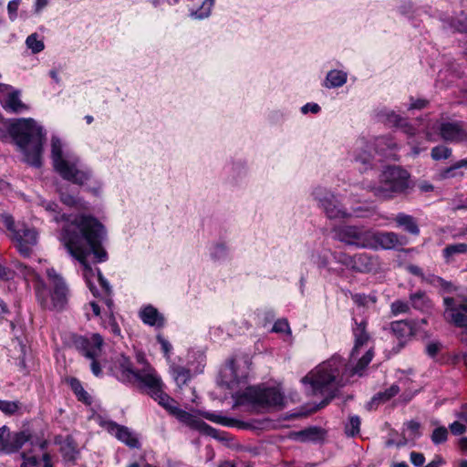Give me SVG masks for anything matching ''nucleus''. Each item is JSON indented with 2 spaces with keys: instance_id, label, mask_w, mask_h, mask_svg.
I'll return each instance as SVG.
<instances>
[{
  "instance_id": "1",
  "label": "nucleus",
  "mask_w": 467,
  "mask_h": 467,
  "mask_svg": "<svg viewBox=\"0 0 467 467\" xmlns=\"http://www.w3.org/2000/svg\"><path fill=\"white\" fill-rule=\"evenodd\" d=\"M354 321L355 343L350 354V362L357 361V364L350 367L340 356H333L316 367L301 380L305 385L309 384L313 394L327 393L328 399L322 402V407L334 398L337 388L348 383L354 375L361 376L373 358L372 347H368L370 337L367 332V322L361 320L358 323L356 319Z\"/></svg>"
},
{
  "instance_id": "2",
  "label": "nucleus",
  "mask_w": 467,
  "mask_h": 467,
  "mask_svg": "<svg viewBox=\"0 0 467 467\" xmlns=\"http://www.w3.org/2000/svg\"><path fill=\"white\" fill-rule=\"evenodd\" d=\"M106 237V230L96 218L87 215H78L67 221L63 226L60 241L68 254L77 259L83 266V275L95 296L98 291L94 281H98L107 296L111 290L109 282L103 277L99 268L93 269L88 263V256L94 255L97 263L108 260V253L102 246Z\"/></svg>"
},
{
  "instance_id": "3",
  "label": "nucleus",
  "mask_w": 467,
  "mask_h": 467,
  "mask_svg": "<svg viewBox=\"0 0 467 467\" xmlns=\"http://www.w3.org/2000/svg\"><path fill=\"white\" fill-rule=\"evenodd\" d=\"M109 369L112 375L120 382L129 384L138 382L147 389V392L154 400L158 401L161 407L182 423L201 433L213 435V428L201 418L179 408L177 401L164 392L161 377L150 364L144 363L141 368L135 369L130 359L119 354L112 358Z\"/></svg>"
},
{
  "instance_id": "4",
  "label": "nucleus",
  "mask_w": 467,
  "mask_h": 467,
  "mask_svg": "<svg viewBox=\"0 0 467 467\" xmlns=\"http://www.w3.org/2000/svg\"><path fill=\"white\" fill-rule=\"evenodd\" d=\"M46 275L52 288H49L38 273L31 271L35 296L42 309L63 311L66 309L70 291L64 278L54 269L46 268Z\"/></svg>"
},
{
  "instance_id": "5",
  "label": "nucleus",
  "mask_w": 467,
  "mask_h": 467,
  "mask_svg": "<svg viewBox=\"0 0 467 467\" xmlns=\"http://www.w3.org/2000/svg\"><path fill=\"white\" fill-rule=\"evenodd\" d=\"M51 157L56 171L63 179L79 185L89 179V171L82 166L77 156L63 153L62 142L57 137H53L51 140Z\"/></svg>"
},
{
  "instance_id": "6",
  "label": "nucleus",
  "mask_w": 467,
  "mask_h": 467,
  "mask_svg": "<svg viewBox=\"0 0 467 467\" xmlns=\"http://www.w3.org/2000/svg\"><path fill=\"white\" fill-rule=\"evenodd\" d=\"M409 173L400 167H388L379 176L377 184L370 186L374 195L380 199H389L404 192L409 188Z\"/></svg>"
},
{
  "instance_id": "7",
  "label": "nucleus",
  "mask_w": 467,
  "mask_h": 467,
  "mask_svg": "<svg viewBox=\"0 0 467 467\" xmlns=\"http://www.w3.org/2000/svg\"><path fill=\"white\" fill-rule=\"evenodd\" d=\"M5 129V138L12 139L16 151L21 154V159L25 162L29 161V119L15 118L6 119L4 122Z\"/></svg>"
},
{
  "instance_id": "8",
  "label": "nucleus",
  "mask_w": 467,
  "mask_h": 467,
  "mask_svg": "<svg viewBox=\"0 0 467 467\" xmlns=\"http://www.w3.org/2000/svg\"><path fill=\"white\" fill-rule=\"evenodd\" d=\"M103 342V337L98 333L90 336H77L73 340L76 349L91 361L90 368L96 377L102 375V367L99 358L101 354Z\"/></svg>"
},
{
  "instance_id": "9",
  "label": "nucleus",
  "mask_w": 467,
  "mask_h": 467,
  "mask_svg": "<svg viewBox=\"0 0 467 467\" xmlns=\"http://www.w3.org/2000/svg\"><path fill=\"white\" fill-rule=\"evenodd\" d=\"M0 223L9 231V238L13 246L24 258L29 257V229L25 222L14 221V218L6 213H0Z\"/></svg>"
},
{
  "instance_id": "10",
  "label": "nucleus",
  "mask_w": 467,
  "mask_h": 467,
  "mask_svg": "<svg viewBox=\"0 0 467 467\" xmlns=\"http://www.w3.org/2000/svg\"><path fill=\"white\" fill-rule=\"evenodd\" d=\"M396 148V144L389 137H379L374 140L373 146L365 139H359L356 142L355 160L363 164H368L372 159V150L382 157H389L391 150Z\"/></svg>"
},
{
  "instance_id": "11",
  "label": "nucleus",
  "mask_w": 467,
  "mask_h": 467,
  "mask_svg": "<svg viewBox=\"0 0 467 467\" xmlns=\"http://www.w3.org/2000/svg\"><path fill=\"white\" fill-rule=\"evenodd\" d=\"M245 396L264 408H282L284 405V395L276 388H247Z\"/></svg>"
},
{
  "instance_id": "12",
  "label": "nucleus",
  "mask_w": 467,
  "mask_h": 467,
  "mask_svg": "<svg viewBox=\"0 0 467 467\" xmlns=\"http://www.w3.org/2000/svg\"><path fill=\"white\" fill-rule=\"evenodd\" d=\"M368 229L356 225L342 224L333 228V238L347 245L366 248Z\"/></svg>"
},
{
  "instance_id": "13",
  "label": "nucleus",
  "mask_w": 467,
  "mask_h": 467,
  "mask_svg": "<svg viewBox=\"0 0 467 467\" xmlns=\"http://www.w3.org/2000/svg\"><path fill=\"white\" fill-rule=\"evenodd\" d=\"M336 259L346 267L358 273H369L379 266L378 258L367 253L354 255L339 254Z\"/></svg>"
},
{
  "instance_id": "14",
  "label": "nucleus",
  "mask_w": 467,
  "mask_h": 467,
  "mask_svg": "<svg viewBox=\"0 0 467 467\" xmlns=\"http://www.w3.org/2000/svg\"><path fill=\"white\" fill-rule=\"evenodd\" d=\"M315 199L318 202L319 206L324 210L326 215L329 219H344L350 214L342 206L337 198L331 192H327L321 188L314 191Z\"/></svg>"
},
{
  "instance_id": "15",
  "label": "nucleus",
  "mask_w": 467,
  "mask_h": 467,
  "mask_svg": "<svg viewBox=\"0 0 467 467\" xmlns=\"http://www.w3.org/2000/svg\"><path fill=\"white\" fill-rule=\"evenodd\" d=\"M403 242L399 234L394 232H379L368 230L366 248L369 249H394L397 246L402 245Z\"/></svg>"
},
{
  "instance_id": "16",
  "label": "nucleus",
  "mask_w": 467,
  "mask_h": 467,
  "mask_svg": "<svg viewBox=\"0 0 467 467\" xmlns=\"http://www.w3.org/2000/svg\"><path fill=\"white\" fill-rule=\"evenodd\" d=\"M444 319L453 326L465 328L467 327V304H457L453 297H444Z\"/></svg>"
},
{
  "instance_id": "17",
  "label": "nucleus",
  "mask_w": 467,
  "mask_h": 467,
  "mask_svg": "<svg viewBox=\"0 0 467 467\" xmlns=\"http://www.w3.org/2000/svg\"><path fill=\"white\" fill-rule=\"evenodd\" d=\"M440 137L450 143L467 140V126L460 121H442L435 124Z\"/></svg>"
},
{
  "instance_id": "18",
  "label": "nucleus",
  "mask_w": 467,
  "mask_h": 467,
  "mask_svg": "<svg viewBox=\"0 0 467 467\" xmlns=\"http://www.w3.org/2000/svg\"><path fill=\"white\" fill-rule=\"evenodd\" d=\"M0 104L10 113H20L26 109V105L20 99V91L2 83H0Z\"/></svg>"
},
{
  "instance_id": "19",
  "label": "nucleus",
  "mask_w": 467,
  "mask_h": 467,
  "mask_svg": "<svg viewBox=\"0 0 467 467\" xmlns=\"http://www.w3.org/2000/svg\"><path fill=\"white\" fill-rule=\"evenodd\" d=\"M100 425L109 434L115 436L119 441L123 442L130 448H139L140 441L136 434L128 427L119 425L112 420H104Z\"/></svg>"
},
{
  "instance_id": "20",
  "label": "nucleus",
  "mask_w": 467,
  "mask_h": 467,
  "mask_svg": "<svg viewBox=\"0 0 467 467\" xmlns=\"http://www.w3.org/2000/svg\"><path fill=\"white\" fill-rule=\"evenodd\" d=\"M31 165H41V152L46 142V132L43 128L31 119Z\"/></svg>"
},
{
  "instance_id": "21",
  "label": "nucleus",
  "mask_w": 467,
  "mask_h": 467,
  "mask_svg": "<svg viewBox=\"0 0 467 467\" xmlns=\"http://www.w3.org/2000/svg\"><path fill=\"white\" fill-rule=\"evenodd\" d=\"M390 329L398 339V349L396 352L400 351L416 333L415 322L413 320L393 321L390 324Z\"/></svg>"
},
{
  "instance_id": "22",
  "label": "nucleus",
  "mask_w": 467,
  "mask_h": 467,
  "mask_svg": "<svg viewBox=\"0 0 467 467\" xmlns=\"http://www.w3.org/2000/svg\"><path fill=\"white\" fill-rule=\"evenodd\" d=\"M222 381L230 389H234L246 378V372L239 374L234 360L229 364L221 372Z\"/></svg>"
},
{
  "instance_id": "23",
  "label": "nucleus",
  "mask_w": 467,
  "mask_h": 467,
  "mask_svg": "<svg viewBox=\"0 0 467 467\" xmlns=\"http://www.w3.org/2000/svg\"><path fill=\"white\" fill-rule=\"evenodd\" d=\"M139 317L144 324L150 327H161L165 323L164 317L151 305L143 306L139 312Z\"/></svg>"
},
{
  "instance_id": "24",
  "label": "nucleus",
  "mask_w": 467,
  "mask_h": 467,
  "mask_svg": "<svg viewBox=\"0 0 467 467\" xmlns=\"http://www.w3.org/2000/svg\"><path fill=\"white\" fill-rule=\"evenodd\" d=\"M29 441V431L24 429L8 435L5 452H17Z\"/></svg>"
},
{
  "instance_id": "25",
  "label": "nucleus",
  "mask_w": 467,
  "mask_h": 467,
  "mask_svg": "<svg viewBox=\"0 0 467 467\" xmlns=\"http://www.w3.org/2000/svg\"><path fill=\"white\" fill-rule=\"evenodd\" d=\"M398 226L402 227L406 232L418 235L420 234V228L415 219L409 214L400 213L394 218H392Z\"/></svg>"
},
{
  "instance_id": "26",
  "label": "nucleus",
  "mask_w": 467,
  "mask_h": 467,
  "mask_svg": "<svg viewBox=\"0 0 467 467\" xmlns=\"http://www.w3.org/2000/svg\"><path fill=\"white\" fill-rule=\"evenodd\" d=\"M467 253V244L458 243L448 244L442 251L441 255L446 264L454 262L455 257Z\"/></svg>"
},
{
  "instance_id": "27",
  "label": "nucleus",
  "mask_w": 467,
  "mask_h": 467,
  "mask_svg": "<svg viewBox=\"0 0 467 467\" xmlns=\"http://www.w3.org/2000/svg\"><path fill=\"white\" fill-rule=\"evenodd\" d=\"M410 302L413 308L426 311L432 307L431 300L423 291H417L410 295Z\"/></svg>"
},
{
  "instance_id": "28",
  "label": "nucleus",
  "mask_w": 467,
  "mask_h": 467,
  "mask_svg": "<svg viewBox=\"0 0 467 467\" xmlns=\"http://www.w3.org/2000/svg\"><path fill=\"white\" fill-rule=\"evenodd\" d=\"M387 122L392 126L401 129L403 132L410 136L415 134V129L409 124L405 119H402L392 111L387 114Z\"/></svg>"
},
{
  "instance_id": "29",
  "label": "nucleus",
  "mask_w": 467,
  "mask_h": 467,
  "mask_svg": "<svg viewBox=\"0 0 467 467\" xmlns=\"http://www.w3.org/2000/svg\"><path fill=\"white\" fill-rule=\"evenodd\" d=\"M347 82V73L340 70H331L327 73L325 86L328 88H338Z\"/></svg>"
},
{
  "instance_id": "30",
  "label": "nucleus",
  "mask_w": 467,
  "mask_h": 467,
  "mask_svg": "<svg viewBox=\"0 0 467 467\" xmlns=\"http://www.w3.org/2000/svg\"><path fill=\"white\" fill-rule=\"evenodd\" d=\"M69 385L78 400L85 404H91V397L89 394L84 389L81 382L73 378L69 380Z\"/></svg>"
},
{
  "instance_id": "31",
  "label": "nucleus",
  "mask_w": 467,
  "mask_h": 467,
  "mask_svg": "<svg viewBox=\"0 0 467 467\" xmlns=\"http://www.w3.org/2000/svg\"><path fill=\"white\" fill-rule=\"evenodd\" d=\"M464 176L463 171H461V167L458 162H454L451 166L441 170L438 177L440 180H449V179H462Z\"/></svg>"
},
{
  "instance_id": "32",
  "label": "nucleus",
  "mask_w": 467,
  "mask_h": 467,
  "mask_svg": "<svg viewBox=\"0 0 467 467\" xmlns=\"http://www.w3.org/2000/svg\"><path fill=\"white\" fill-rule=\"evenodd\" d=\"M173 378L179 387L185 385L191 379V372L189 369L177 366L173 368Z\"/></svg>"
},
{
  "instance_id": "33",
  "label": "nucleus",
  "mask_w": 467,
  "mask_h": 467,
  "mask_svg": "<svg viewBox=\"0 0 467 467\" xmlns=\"http://www.w3.org/2000/svg\"><path fill=\"white\" fill-rule=\"evenodd\" d=\"M213 5L214 0H204L197 10L192 11L191 16L197 19L206 18L210 16Z\"/></svg>"
},
{
  "instance_id": "34",
  "label": "nucleus",
  "mask_w": 467,
  "mask_h": 467,
  "mask_svg": "<svg viewBox=\"0 0 467 467\" xmlns=\"http://www.w3.org/2000/svg\"><path fill=\"white\" fill-rule=\"evenodd\" d=\"M360 423L361 422L358 416H351L345 427L346 434L351 437L358 435L360 431Z\"/></svg>"
},
{
  "instance_id": "35",
  "label": "nucleus",
  "mask_w": 467,
  "mask_h": 467,
  "mask_svg": "<svg viewBox=\"0 0 467 467\" xmlns=\"http://www.w3.org/2000/svg\"><path fill=\"white\" fill-rule=\"evenodd\" d=\"M351 298L357 306L363 307H368L370 305L376 303L375 296H367L365 294H354L352 295Z\"/></svg>"
},
{
  "instance_id": "36",
  "label": "nucleus",
  "mask_w": 467,
  "mask_h": 467,
  "mask_svg": "<svg viewBox=\"0 0 467 467\" xmlns=\"http://www.w3.org/2000/svg\"><path fill=\"white\" fill-rule=\"evenodd\" d=\"M299 435L303 441H317L323 438V431L319 428H309L302 431Z\"/></svg>"
},
{
  "instance_id": "37",
  "label": "nucleus",
  "mask_w": 467,
  "mask_h": 467,
  "mask_svg": "<svg viewBox=\"0 0 467 467\" xmlns=\"http://www.w3.org/2000/svg\"><path fill=\"white\" fill-rule=\"evenodd\" d=\"M451 155V149L446 146H436L431 150V157L433 160H446Z\"/></svg>"
},
{
  "instance_id": "38",
  "label": "nucleus",
  "mask_w": 467,
  "mask_h": 467,
  "mask_svg": "<svg viewBox=\"0 0 467 467\" xmlns=\"http://www.w3.org/2000/svg\"><path fill=\"white\" fill-rule=\"evenodd\" d=\"M20 410L19 402L0 400V410L6 415H12Z\"/></svg>"
},
{
  "instance_id": "39",
  "label": "nucleus",
  "mask_w": 467,
  "mask_h": 467,
  "mask_svg": "<svg viewBox=\"0 0 467 467\" xmlns=\"http://www.w3.org/2000/svg\"><path fill=\"white\" fill-rule=\"evenodd\" d=\"M400 391V388L397 385H392L390 388L386 389L384 392L378 393V395L374 398V400H379V402H385L390 400L392 397L396 396Z\"/></svg>"
},
{
  "instance_id": "40",
  "label": "nucleus",
  "mask_w": 467,
  "mask_h": 467,
  "mask_svg": "<svg viewBox=\"0 0 467 467\" xmlns=\"http://www.w3.org/2000/svg\"><path fill=\"white\" fill-rule=\"evenodd\" d=\"M410 308V304L402 300H395L390 305L391 313L394 316L408 313Z\"/></svg>"
},
{
  "instance_id": "41",
  "label": "nucleus",
  "mask_w": 467,
  "mask_h": 467,
  "mask_svg": "<svg viewBox=\"0 0 467 467\" xmlns=\"http://www.w3.org/2000/svg\"><path fill=\"white\" fill-rule=\"evenodd\" d=\"M448 438V431L445 427L436 428L431 434V441L434 444L445 442Z\"/></svg>"
},
{
  "instance_id": "42",
  "label": "nucleus",
  "mask_w": 467,
  "mask_h": 467,
  "mask_svg": "<svg viewBox=\"0 0 467 467\" xmlns=\"http://www.w3.org/2000/svg\"><path fill=\"white\" fill-rule=\"evenodd\" d=\"M450 205L451 210H466L467 209V198L463 195H459L451 200Z\"/></svg>"
},
{
  "instance_id": "43",
  "label": "nucleus",
  "mask_w": 467,
  "mask_h": 467,
  "mask_svg": "<svg viewBox=\"0 0 467 467\" xmlns=\"http://www.w3.org/2000/svg\"><path fill=\"white\" fill-rule=\"evenodd\" d=\"M272 330L275 333H290L289 324L286 319H278L275 322Z\"/></svg>"
},
{
  "instance_id": "44",
  "label": "nucleus",
  "mask_w": 467,
  "mask_h": 467,
  "mask_svg": "<svg viewBox=\"0 0 467 467\" xmlns=\"http://www.w3.org/2000/svg\"><path fill=\"white\" fill-rule=\"evenodd\" d=\"M31 52L39 53L45 48V44L42 39L37 38L36 34H31Z\"/></svg>"
},
{
  "instance_id": "45",
  "label": "nucleus",
  "mask_w": 467,
  "mask_h": 467,
  "mask_svg": "<svg viewBox=\"0 0 467 467\" xmlns=\"http://www.w3.org/2000/svg\"><path fill=\"white\" fill-rule=\"evenodd\" d=\"M405 426H406L407 431H410V436L411 438H415L420 435V425L419 422L410 420V421H408L407 423H405Z\"/></svg>"
},
{
  "instance_id": "46",
  "label": "nucleus",
  "mask_w": 467,
  "mask_h": 467,
  "mask_svg": "<svg viewBox=\"0 0 467 467\" xmlns=\"http://www.w3.org/2000/svg\"><path fill=\"white\" fill-rule=\"evenodd\" d=\"M8 435H10L8 429L5 426L0 428V451H5L6 449Z\"/></svg>"
},
{
  "instance_id": "47",
  "label": "nucleus",
  "mask_w": 467,
  "mask_h": 467,
  "mask_svg": "<svg viewBox=\"0 0 467 467\" xmlns=\"http://www.w3.org/2000/svg\"><path fill=\"white\" fill-rule=\"evenodd\" d=\"M441 343H439V342H431L426 347L427 354L430 357L434 358L439 353V351L441 350Z\"/></svg>"
},
{
  "instance_id": "48",
  "label": "nucleus",
  "mask_w": 467,
  "mask_h": 467,
  "mask_svg": "<svg viewBox=\"0 0 467 467\" xmlns=\"http://www.w3.org/2000/svg\"><path fill=\"white\" fill-rule=\"evenodd\" d=\"M450 431L452 434L454 435H461L462 433H464L465 430H466V427L464 424H462V422L460 421H454L452 422L450 426Z\"/></svg>"
},
{
  "instance_id": "49",
  "label": "nucleus",
  "mask_w": 467,
  "mask_h": 467,
  "mask_svg": "<svg viewBox=\"0 0 467 467\" xmlns=\"http://www.w3.org/2000/svg\"><path fill=\"white\" fill-rule=\"evenodd\" d=\"M21 0H12L8 3L7 10L11 20H14L16 16V12Z\"/></svg>"
},
{
  "instance_id": "50",
  "label": "nucleus",
  "mask_w": 467,
  "mask_h": 467,
  "mask_svg": "<svg viewBox=\"0 0 467 467\" xmlns=\"http://www.w3.org/2000/svg\"><path fill=\"white\" fill-rule=\"evenodd\" d=\"M437 287H441L444 292L451 293L456 290L454 285L451 282L446 281L441 277V282L436 285Z\"/></svg>"
},
{
  "instance_id": "51",
  "label": "nucleus",
  "mask_w": 467,
  "mask_h": 467,
  "mask_svg": "<svg viewBox=\"0 0 467 467\" xmlns=\"http://www.w3.org/2000/svg\"><path fill=\"white\" fill-rule=\"evenodd\" d=\"M410 461L413 465L420 467L424 463L425 458L422 453L412 451L410 453Z\"/></svg>"
},
{
  "instance_id": "52",
  "label": "nucleus",
  "mask_w": 467,
  "mask_h": 467,
  "mask_svg": "<svg viewBox=\"0 0 467 467\" xmlns=\"http://www.w3.org/2000/svg\"><path fill=\"white\" fill-rule=\"evenodd\" d=\"M157 340L161 346V349L164 352L165 356H169V353L171 352L172 347L170 344L168 340H166L161 335L157 336Z\"/></svg>"
},
{
  "instance_id": "53",
  "label": "nucleus",
  "mask_w": 467,
  "mask_h": 467,
  "mask_svg": "<svg viewBox=\"0 0 467 467\" xmlns=\"http://www.w3.org/2000/svg\"><path fill=\"white\" fill-rule=\"evenodd\" d=\"M61 202L68 206H74L77 204L78 200L75 196L70 194H66L64 192L60 193Z\"/></svg>"
},
{
  "instance_id": "54",
  "label": "nucleus",
  "mask_w": 467,
  "mask_h": 467,
  "mask_svg": "<svg viewBox=\"0 0 467 467\" xmlns=\"http://www.w3.org/2000/svg\"><path fill=\"white\" fill-rule=\"evenodd\" d=\"M205 418L208 419L209 420L216 422V423H221L223 425L229 424V422H228L229 420L226 418H223V417H221V416H218L215 414L206 413Z\"/></svg>"
},
{
  "instance_id": "55",
  "label": "nucleus",
  "mask_w": 467,
  "mask_h": 467,
  "mask_svg": "<svg viewBox=\"0 0 467 467\" xmlns=\"http://www.w3.org/2000/svg\"><path fill=\"white\" fill-rule=\"evenodd\" d=\"M107 328L110 331V333H112L115 336L120 335V328L112 317H109Z\"/></svg>"
},
{
  "instance_id": "56",
  "label": "nucleus",
  "mask_w": 467,
  "mask_h": 467,
  "mask_svg": "<svg viewBox=\"0 0 467 467\" xmlns=\"http://www.w3.org/2000/svg\"><path fill=\"white\" fill-rule=\"evenodd\" d=\"M320 109H320L319 105H317V103H307L302 107V112L305 114L309 111L316 114V113H318L320 111Z\"/></svg>"
},
{
  "instance_id": "57",
  "label": "nucleus",
  "mask_w": 467,
  "mask_h": 467,
  "mask_svg": "<svg viewBox=\"0 0 467 467\" xmlns=\"http://www.w3.org/2000/svg\"><path fill=\"white\" fill-rule=\"evenodd\" d=\"M407 270L413 275L420 277V279L424 278V273L420 267L415 265H409L407 266Z\"/></svg>"
},
{
  "instance_id": "58",
  "label": "nucleus",
  "mask_w": 467,
  "mask_h": 467,
  "mask_svg": "<svg viewBox=\"0 0 467 467\" xmlns=\"http://www.w3.org/2000/svg\"><path fill=\"white\" fill-rule=\"evenodd\" d=\"M423 282H426L433 286H436L439 282H441V276L435 275H424V278L421 279Z\"/></svg>"
},
{
  "instance_id": "59",
  "label": "nucleus",
  "mask_w": 467,
  "mask_h": 467,
  "mask_svg": "<svg viewBox=\"0 0 467 467\" xmlns=\"http://www.w3.org/2000/svg\"><path fill=\"white\" fill-rule=\"evenodd\" d=\"M428 104V101L425 100V99H416V100H413L410 105V109H421L423 108H425Z\"/></svg>"
},
{
  "instance_id": "60",
  "label": "nucleus",
  "mask_w": 467,
  "mask_h": 467,
  "mask_svg": "<svg viewBox=\"0 0 467 467\" xmlns=\"http://www.w3.org/2000/svg\"><path fill=\"white\" fill-rule=\"evenodd\" d=\"M12 276V272L0 264V279L8 280Z\"/></svg>"
},
{
  "instance_id": "61",
  "label": "nucleus",
  "mask_w": 467,
  "mask_h": 467,
  "mask_svg": "<svg viewBox=\"0 0 467 467\" xmlns=\"http://www.w3.org/2000/svg\"><path fill=\"white\" fill-rule=\"evenodd\" d=\"M442 463V459L440 456H436L431 462H429L424 467H440Z\"/></svg>"
},
{
  "instance_id": "62",
  "label": "nucleus",
  "mask_w": 467,
  "mask_h": 467,
  "mask_svg": "<svg viewBox=\"0 0 467 467\" xmlns=\"http://www.w3.org/2000/svg\"><path fill=\"white\" fill-rule=\"evenodd\" d=\"M42 461L44 462L43 467H53V464L51 462V457L49 453L44 452Z\"/></svg>"
},
{
  "instance_id": "63",
  "label": "nucleus",
  "mask_w": 467,
  "mask_h": 467,
  "mask_svg": "<svg viewBox=\"0 0 467 467\" xmlns=\"http://www.w3.org/2000/svg\"><path fill=\"white\" fill-rule=\"evenodd\" d=\"M49 76L51 77V78L54 80V82L56 84H58L60 85L61 83V79L60 78L58 77V73L56 69H52L49 71Z\"/></svg>"
},
{
  "instance_id": "64",
  "label": "nucleus",
  "mask_w": 467,
  "mask_h": 467,
  "mask_svg": "<svg viewBox=\"0 0 467 467\" xmlns=\"http://www.w3.org/2000/svg\"><path fill=\"white\" fill-rule=\"evenodd\" d=\"M89 306L93 311L94 316L99 317L100 315V307L98 303L90 302Z\"/></svg>"
}]
</instances>
